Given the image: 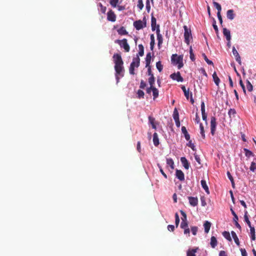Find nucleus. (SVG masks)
Masks as SVG:
<instances>
[{"label": "nucleus", "instance_id": "nucleus-1", "mask_svg": "<svg viewBox=\"0 0 256 256\" xmlns=\"http://www.w3.org/2000/svg\"><path fill=\"white\" fill-rule=\"evenodd\" d=\"M114 63L115 77L116 81V84L119 82L120 78L124 76V67L123 66V61L122 56L119 54H114L112 56Z\"/></svg>", "mask_w": 256, "mask_h": 256}, {"label": "nucleus", "instance_id": "nucleus-2", "mask_svg": "<svg viewBox=\"0 0 256 256\" xmlns=\"http://www.w3.org/2000/svg\"><path fill=\"white\" fill-rule=\"evenodd\" d=\"M184 42L188 45L190 42V39L192 38L191 30L190 28H188L187 26H184Z\"/></svg>", "mask_w": 256, "mask_h": 256}, {"label": "nucleus", "instance_id": "nucleus-3", "mask_svg": "<svg viewBox=\"0 0 256 256\" xmlns=\"http://www.w3.org/2000/svg\"><path fill=\"white\" fill-rule=\"evenodd\" d=\"M216 127V118L214 116H212L210 118V133L212 136H214L215 134Z\"/></svg>", "mask_w": 256, "mask_h": 256}, {"label": "nucleus", "instance_id": "nucleus-4", "mask_svg": "<svg viewBox=\"0 0 256 256\" xmlns=\"http://www.w3.org/2000/svg\"><path fill=\"white\" fill-rule=\"evenodd\" d=\"M170 78L173 80H176L178 82H182L184 81V78L181 76L179 72L171 74Z\"/></svg>", "mask_w": 256, "mask_h": 256}, {"label": "nucleus", "instance_id": "nucleus-5", "mask_svg": "<svg viewBox=\"0 0 256 256\" xmlns=\"http://www.w3.org/2000/svg\"><path fill=\"white\" fill-rule=\"evenodd\" d=\"M171 60L172 62H174L176 64L180 63L182 60V56L173 54L171 56Z\"/></svg>", "mask_w": 256, "mask_h": 256}, {"label": "nucleus", "instance_id": "nucleus-6", "mask_svg": "<svg viewBox=\"0 0 256 256\" xmlns=\"http://www.w3.org/2000/svg\"><path fill=\"white\" fill-rule=\"evenodd\" d=\"M134 26L136 30H140L144 28H145L146 24H143V22L141 20H136L134 22Z\"/></svg>", "mask_w": 256, "mask_h": 256}, {"label": "nucleus", "instance_id": "nucleus-7", "mask_svg": "<svg viewBox=\"0 0 256 256\" xmlns=\"http://www.w3.org/2000/svg\"><path fill=\"white\" fill-rule=\"evenodd\" d=\"M232 52L233 55L235 56L236 60L239 64L241 65L242 62L240 56L234 46L232 47Z\"/></svg>", "mask_w": 256, "mask_h": 256}, {"label": "nucleus", "instance_id": "nucleus-8", "mask_svg": "<svg viewBox=\"0 0 256 256\" xmlns=\"http://www.w3.org/2000/svg\"><path fill=\"white\" fill-rule=\"evenodd\" d=\"M120 46L123 48L126 52L130 51V48L128 44L126 39L124 38L122 40V42H120Z\"/></svg>", "mask_w": 256, "mask_h": 256}, {"label": "nucleus", "instance_id": "nucleus-9", "mask_svg": "<svg viewBox=\"0 0 256 256\" xmlns=\"http://www.w3.org/2000/svg\"><path fill=\"white\" fill-rule=\"evenodd\" d=\"M176 176L180 181H183L184 180V174L181 170H176Z\"/></svg>", "mask_w": 256, "mask_h": 256}, {"label": "nucleus", "instance_id": "nucleus-10", "mask_svg": "<svg viewBox=\"0 0 256 256\" xmlns=\"http://www.w3.org/2000/svg\"><path fill=\"white\" fill-rule=\"evenodd\" d=\"M107 19L108 20L114 22L116 20V16L114 12L112 10H110L108 12Z\"/></svg>", "mask_w": 256, "mask_h": 256}, {"label": "nucleus", "instance_id": "nucleus-11", "mask_svg": "<svg viewBox=\"0 0 256 256\" xmlns=\"http://www.w3.org/2000/svg\"><path fill=\"white\" fill-rule=\"evenodd\" d=\"M190 204L193 206H195L198 204V199L196 197L189 196L188 198Z\"/></svg>", "mask_w": 256, "mask_h": 256}, {"label": "nucleus", "instance_id": "nucleus-12", "mask_svg": "<svg viewBox=\"0 0 256 256\" xmlns=\"http://www.w3.org/2000/svg\"><path fill=\"white\" fill-rule=\"evenodd\" d=\"M180 162L183 166L186 169L188 170L190 166V164L188 161L185 157H182L180 158Z\"/></svg>", "mask_w": 256, "mask_h": 256}, {"label": "nucleus", "instance_id": "nucleus-13", "mask_svg": "<svg viewBox=\"0 0 256 256\" xmlns=\"http://www.w3.org/2000/svg\"><path fill=\"white\" fill-rule=\"evenodd\" d=\"M223 34L226 36L227 41H230L231 40L230 32V30L224 28H223Z\"/></svg>", "mask_w": 256, "mask_h": 256}, {"label": "nucleus", "instance_id": "nucleus-14", "mask_svg": "<svg viewBox=\"0 0 256 256\" xmlns=\"http://www.w3.org/2000/svg\"><path fill=\"white\" fill-rule=\"evenodd\" d=\"M152 18H151V26H152V31H154L156 30V18H154L153 16V13L151 14Z\"/></svg>", "mask_w": 256, "mask_h": 256}, {"label": "nucleus", "instance_id": "nucleus-15", "mask_svg": "<svg viewBox=\"0 0 256 256\" xmlns=\"http://www.w3.org/2000/svg\"><path fill=\"white\" fill-rule=\"evenodd\" d=\"M226 17L230 20H232L235 17V14L233 10H228L226 12Z\"/></svg>", "mask_w": 256, "mask_h": 256}, {"label": "nucleus", "instance_id": "nucleus-16", "mask_svg": "<svg viewBox=\"0 0 256 256\" xmlns=\"http://www.w3.org/2000/svg\"><path fill=\"white\" fill-rule=\"evenodd\" d=\"M211 225L212 224L208 220L204 221V226L205 233L208 234L209 232Z\"/></svg>", "mask_w": 256, "mask_h": 256}, {"label": "nucleus", "instance_id": "nucleus-17", "mask_svg": "<svg viewBox=\"0 0 256 256\" xmlns=\"http://www.w3.org/2000/svg\"><path fill=\"white\" fill-rule=\"evenodd\" d=\"M200 183H201V185H202V188H204V190H205L207 194H210V191H209V189H208V187L206 184V182L205 180H202L200 182Z\"/></svg>", "mask_w": 256, "mask_h": 256}, {"label": "nucleus", "instance_id": "nucleus-18", "mask_svg": "<svg viewBox=\"0 0 256 256\" xmlns=\"http://www.w3.org/2000/svg\"><path fill=\"white\" fill-rule=\"evenodd\" d=\"M182 134H184V136L186 140H190V136L188 132H187L186 128L185 126H182Z\"/></svg>", "mask_w": 256, "mask_h": 256}, {"label": "nucleus", "instance_id": "nucleus-19", "mask_svg": "<svg viewBox=\"0 0 256 256\" xmlns=\"http://www.w3.org/2000/svg\"><path fill=\"white\" fill-rule=\"evenodd\" d=\"M153 142L156 146H158L160 144L158 134L156 132H154L153 134Z\"/></svg>", "mask_w": 256, "mask_h": 256}, {"label": "nucleus", "instance_id": "nucleus-20", "mask_svg": "<svg viewBox=\"0 0 256 256\" xmlns=\"http://www.w3.org/2000/svg\"><path fill=\"white\" fill-rule=\"evenodd\" d=\"M150 49L151 50H153L155 44L154 36V34H151L150 35Z\"/></svg>", "mask_w": 256, "mask_h": 256}, {"label": "nucleus", "instance_id": "nucleus-21", "mask_svg": "<svg viewBox=\"0 0 256 256\" xmlns=\"http://www.w3.org/2000/svg\"><path fill=\"white\" fill-rule=\"evenodd\" d=\"M244 222L248 224V226L250 227L252 226L251 223L249 220L248 216V212L246 210H245L244 211Z\"/></svg>", "mask_w": 256, "mask_h": 256}, {"label": "nucleus", "instance_id": "nucleus-22", "mask_svg": "<svg viewBox=\"0 0 256 256\" xmlns=\"http://www.w3.org/2000/svg\"><path fill=\"white\" fill-rule=\"evenodd\" d=\"M250 228L251 240L254 241L256 240L255 228L254 226H252L250 227Z\"/></svg>", "mask_w": 256, "mask_h": 256}, {"label": "nucleus", "instance_id": "nucleus-23", "mask_svg": "<svg viewBox=\"0 0 256 256\" xmlns=\"http://www.w3.org/2000/svg\"><path fill=\"white\" fill-rule=\"evenodd\" d=\"M166 164L169 166L172 170H174V164L173 160L171 158H166Z\"/></svg>", "mask_w": 256, "mask_h": 256}, {"label": "nucleus", "instance_id": "nucleus-24", "mask_svg": "<svg viewBox=\"0 0 256 256\" xmlns=\"http://www.w3.org/2000/svg\"><path fill=\"white\" fill-rule=\"evenodd\" d=\"M181 88L182 90L184 95L186 96L187 100H188L190 96V92H189V90H186L185 86H181Z\"/></svg>", "mask_w": 256, "mask_h": 256}, {"label": "nucleus", "instance_id": "nucleus-25", "mask_svg": "<svg viewBox=\"0 0 256 256\" xmlns=\"http://www.w3.org/2000/svg\"><path fill=\"white\" fill-rule=\"evenodd\" d=\"M217 244H218V242H217V240H216V238L214 236H212L210 238V242L211 246L212 248H214L216 246Z\"/></svg>", "mask_w": 256, "mask_h": 256}, {"label": "nucleus", "instance_id": "nucleus-26", "mask_svg": "<svg viewBox=\"0 0 256 256\" xmlns=\"http://www.w3.org/2000/svg\"><path fill=\"white\" fill-rule=\"evenodd\" d=\"M231 234H232V237L233 238L235 243L236 244L237 246H240V242H239L238 238L237 236L236 233L234 231H232Z\"/></svg>", "mask_w": 256, "mask_h": 256}, {"label": "nucleus", "instance_id": "nucleus-27", "mask_svg": "<svg viewBox=\"0 0 256 256\" xmlns=\"http://www.w3.org/2000/svg\"><path fill=\"white\" fill-rule=\"evenodd\" d=\"M198 248H192V250H188L186 252L187 256H196V252L197 251Z\"/></svg>", "mask_w": 256, "mask_h": 256}, {"label": "nucleus", "instance_id": "nucleus-28", "mask_svg": "<svg viewBox=\"0 0 256 256\" xmlns=\"http://www.w3.org/2000/svg\"><path fill=\"white\" fill-rule=\"evenodd\" d=\"M151 58H152V56H151V53L150 52H148L146 55V66H150V64L151 62Z\"/></svg>", "mask_w": 256, "mask_h": 256}, {"label": "nucleus", "instance_id": "nucleus-29", "mask_svg": "<svg viewBox=\"0 0 256 256\" xmlns=\"http://www.w3.org/2000/svg\"><path fill=\"white\" fill-rule=\"evenodd\" d=\"M212 78H213V80L215 83V84L217 86H218L219 85V84L220 82V78H218V77L216 75V72H214L213 74H212Z\"/></svg>", "mask_w": 256, "mask_h": 256}, {"label": "nucleus", "instance_id": "nucleus-30", "mask_svg": "<svg viewBox=\"0 0 256 256\" xmlns=\"http://www.w3.org/2000/svg\"><path fill=\"white\" fill-rule=\"evenodd\" d=\"M118 32L119 34L120 35H126L128 34L126 28L124 26L120 27L118 30Z\"/></svg>", "mask_w": 256, "mask_h": 256}, {"label": "nucleus", "instance_id": "nucleus-31", "mask_svg": "<svg viewBox=\"0 0 256 256\" xmlns=\"http://www.w3.org/2000/svg\"><path fill=\"white\" fill-rule=\"evenodd\" d=\"M132 62H134V64H136V68H138L140 66V58L138 55H137L136 57L133 58Z\"/></svg>", "mask_w": 256, "mask_h": 256}, {"label": "nucleus", "instance_id": "nucleus-32", "mask_svg": "<svg viewBox=\"0 0 256 256\" xmlns=\"http://www.w3.org/2000/svg\"><path fill=\"white\" fill-rule=\"evenodd\" d=\"M157 40L158 41V46L160 49L161 48V46L163 42V38L162 35L157 36Z\"/></svg>", "mask_w": 256, "mask_h": 256}, {"label": "nucleus", "instance_id": "nucleus-33", "mask_svg": "<svg viewBox=\"0 0 256 256\" xmlns=\"http://www.w3.org/2000/svg\"><path fill=\"white\" fill-rule=\"evenodd\" d=\"M135 67H136V64H134V62H132L129 68V72L130 74H135L134 72Z\"/></svg>", "mask_w": 256, "mask_h": 256}, {"label": "nucleus", "instance_id": "nucleus-34", "mask_svg": "<svg viewBox=\"0 0 256 256\" xmlns=\"http://www.w3.org/2000/svg\"><path fill=\"white\" fill-rule=\"evenodd\" d=\"M152 95L154 96L153 98L154 100L158 96V90L154 86V88H152Z\"/></svg>", "mask_w": 256, "mask_h": 256}, {"label": "nucleus", "instance_id": "nucleus-35", "mask_svg": "<svg viewBox=\"0 0 256 256\" xmlns=\"http://www.w3.org/2000/svg\"><path fill=\"white\" fill-rule=\"evenodd\" d=\"M222 236L228 241H232V238L230 237V232H228L224 231L222 232Z\"/></svg>", "mask_w": 256, "mask_h": 256}, {"label": "nucleus", "instance_id": "nucleus-36", "mask_svg": "<svg viewBox=\"0 0 256 256\" xmlns=\"http://www.w3.org/2000/svg\"><path fill=\"white\" fill-rule=\"evenodd\" d=\"M154 120L155 119L153 117H152L150 116H148V122H149L152 124V128L154 129L156 128V126L154 124Z\"/></svg>", "mask_w": 256, "mask_h": 256}, {"label": "nucleus", "instance_id": "nucleus-37", "mask_svg": "<svg viewBox=\"0 0 256 256\" xmlns=\"http://www.w3.org/2000/svg\"><path fill=\"white\" fill-rule=\"evenodd\" d=\"M244 152H245V155L248 158H250V156H254V154L252 151L250 150L244 148Z\"/></svg>", "mask_w": 256, "mask_h": 256}, {"label": "nucleus", "instance_id": "nucleus-38", "mask_svg": "<svg viewBox=\"0 0 256 256\" xmlns=\"http://www.w3.org/2000/svg\"><path fill=\"white\" fill-rule=\"evenodd\" d=\"M138 48H139V52H138V54L140 56H143L144 54V46H142V44H139Z\"/></svg>", "mask_w": 256, "mask_h": 256}, {"label": "nucleus", "instance_id": "nucleus-39", "mask_svg": "<svg viewBox=\"0 0 256 256\" xmlns=\"http://www.w3.org/2000/svg\"><path fill=\"white\" fill-rule=\"evenodd\" d=\"M236 114V111L234 108H230L228 112V114L230 118H234Z\"/></svg>", "mask_w": 256, "mask_h": 256}, {"label": "nucleus", "instance_id": "nucleus-40", "mask_svg": "<svg viewBox=\"0 0 256 256\" xmlns=\"http://www.w3.org/2000/svg\"><path fill=\"white\" fill-rule=\"evenodd\" d=\"M226 174H227V176H228V179L230 180V181L232 183V186L234 188V178H233L232 176L231 175L230 172L228 171L227 172Z\"/></svg>", "mask_w": 256, "mask_h": 256}, {"label": "nucleus", "instance_id": "nucleus-41", "mask_svg": "<svg viewBox=\"0 0 256 256\" xmlns=\"http://www.w3.org/2000/svg\"><path fill=\"white\" fill-rule=\"evenodd\" d=\"M213 4H214V6L218 10V12L220 13V12L222 10V7H221L220 4L216 2H213Z\"/></svg>", "mask_w": 256, "mask_h": 256}, {"label": "nucleus", "instance_id": "nucleus-42", "mask_svg": "<svg viewBox=\"0 0 256 256\" xmlns=\"http://www.w3.org/2000/svg\"><path fill=\"white\" fill-rule=\"evenodd\" d=\"M137 98L139 99H140L142 98H144V92L141 90H138L137 92Z\"/></svg>", "mask_w": 256, "mask_h": 256}, {"label": "nucleus", "instance_id": "nucleus-43", "mask_svg": "<svg viewBox=\"0 0 256 256\" xmlns=\"http://www.w3.org/2000/svg\"><path fill=\"white\" fill-rule=\"evenodd\" d=\"M148 83L151 86H154L155 78L154 76H150L148 78Z\"/></svg>", "mask_w": 256, "mask_h": 256}, {"label": "nucleus", "instance_id": "nucleus-44", "mask_svg": "<svg viewBox=\"0 0 256 256\" xmlns=\"http://www.w3.org/2000/svg\"><path fill=\"white\" fill-rule=\"evenodd\" d=\"M200 133L202 137L203 138H205V134H204V127L202 123L200 124Z\"/></svg>", "mask_w": 256, "mask_h": 256}, {"label": "nucleus", "instance_id": "nucleus-45", "mask_svg": "<svg viewBox=\"0 0 256 256\" xmlns=\"http://www.w3.org/2000/svg\"><path fill=\"white\" fill-rule=\"evenodd\" d=\"M188 141V142L186 144L187 146L190 148L192 150L196 151V146L194 145V144L192 142V140H190Z\"/></svg>", "mask_w": 256, "mask_h": 256}, {"label": "nucleus", "instance_id": "nucleus-46", "mask_svg": "<svg viewBox=\"0 0 256 256\" xmlns=\"http://www.w3.org/2000/svg\"><path fill=\"white\" fill-rule=\"evenodd\" d=\"M180 228L182 229H184L188 228V222L187 220H182L180 224Z\"/></svg>", "mask_w": 256, "mask_h": 256}, {"label": "nucleus", "instance_id": "nucleus-47", "mask_svg": "<svg viewBox=\"0 0 256 256\" xmlns=\"http://www.w3.org/2000/svg\"><path fill=\"white\" fill-rule=\"evenodd\" d=\"M156 67L160 72H161L162 71L163 68V66L161 62L160 61H158L156 63Z\"/></svg>", "mask_w": 256, "mask_h": 256}, {"label": "nucleus", "instance_id": "nucleus-48", "mask_svg": "<svg viewBox=\"0 0 256 256\" xmlns=\"http://www.w3.org/2000/svg\"><path fill=\"white\" fill-rule=\"evenodd\" d=\"M190 57L192 61L194 62L195 60L194 54L193 53L192 46L190 48Z\"/></svg>", "mask_w": 256, "mask_h": 256}, {"label": "nucleus", "instance_id": "nucleus-49", "mask_svg": "<svg viewBox=\"0 0 256 256\" xmlns=\"http://www.w3.org/2000/svg\"><path fill=\"white\" fill-rule=\"evenodd\" d=\"M212 26L217 34H218V30L217 25L216 24V21L215 19L213 18V22H212Z\"/></svg>", "mask_w": 256, "mask_h": 256}, {"label": "nucleus", "instance_id": "nucleus-50", "mask_svg": "<svg viewBox=\"0 0 256 256\" xmlns=\"http://www.w3.org/2000/svg\"><path fill=\"white\" fill-rule=\"evenodd\" d=\"M198 230V228L196 226H191V232L194 236H196Z\"/></svg>", "mask_w": 256, "mask_h": 256}, {"label": "nucleus", "instance_id": "nucleus-51", "mask_svg": "<svg viewBox=\"0 0 256 256\" xmlns=\"http://www.w3.org/2000/svg\"><path fill=\"white\" fill-rule=\"evenodd\" d=\"M202 56L204 57V58L205 60V61L206 62V63L208 65H212V64H213L212 62V60H208V58H207L206 56L204 54H202Z\"/></svg>", "mask_w": 256, "mask_h": 256}, {"label": "nucleus", "instance_id": "nucleus-52", "mask_svg": "<svg viewBox=\"0 0 256 256\" xmlns=\"http://www.w3.org/2000/svg\"><path fill=\"white\" fill-rule=\"evenodd\" d=\"M246 86L247 89L248 91L252 92L253 90V86L251 84V83L248 80H246Z\"/></svg>", "mask_w": 256, "mask_h": 256}, {"label": "nucleus", "instance_id": "nucleus-53", "mask_svg": "<svg viewBox=\"0 0 256 256\" xmlns=\"http://www.w3.org/2000/svg\"><path fill=\"white\" fill-rule=\"evenodd\" d=\"M180 223V218L177 212L175 214V224L176 226V227L177 228L179 224Z\"/></svg>", "mask_w": 256, "mask_h": 256}, {"label": "nucleus", "instance_id": "nucleus-54", "mask_svg": "<svg viewBox=\"0 0 256 256\" xmlns=\"http://www.w3.org/2000/svg\"><path fill=\"white\" fill-rule=\"evenodd\" d=\"M118 0H110V3L112 8H116Z\"/></svg>", "mask_w": 256, "mask_h": 256}, {"label": "nucleus", "instance_id": "nucleus-55", "mask_svg": "<svg viewBox=\"0 0 256 256\" xmlns=\"http://www.w3.org/2000/svg\"><path fill=\"white\" fill-rule=\"evenodd\" d=\"M173 118H174V120L179 119L178 112L176 108L174 109V112Z\"/></svg>", "mask_w": 256, "mask_h": 256}, {"label": "nucleus", "instance_id": "nucleus-56", "mask_svg": "<svg viewBox=\"0 0 256 256\" xmlns=\"http://www.w3.org/2000/svg\"><path fill=\"white\" fill-rule=\"evenodd\" d=\"M157 166H158V168H159L160 169V173L162 174V175L166 178H167V175L164 173V172L161 166L160 165V164H157Z\"/></svg>", "mask_w": 256, "mask_h": 256}, {"label": "nucleus", "instance_id": "nucleus-57", "mask_svg": "<svg viewBox=\"0 0 256 256\" xmlns=\"http://www.w3.org/2000/svg\"><path fill=\"white\" fill-rule=\"evenodd\" d=\"M137 6L142 10L144 8V4L142 0H138Z\"/></svg>", "mask_w": 256, "mask_h": 256}, {"label": "nucleus", "instance_id": "nucleus-58", "mask_svg": "<svg viewBox=\"0 0 256 256\" xmlns=\"http://www.w3.org/2000/svg\"><path fill=\"white\" fill-rule=\"evenodd\" d=\"M256 163L254 162H251V164L250 168V171L254 172L256 170Z\"/></svg>", "mask_w": 256, "mask_h": 256}, {"label": "nucleus", "instance_id": "nucleus-59", "mask_svg": "<svg viewBox=\"0 0 256 256\" xmlns=\"http://www.w3.org/2000/svg\"><path fill=\"white\" fill-rule=\"evenodd\" d=\"M146 86V82L142 80H141L140 88L141 89H144Z\"/></svg>", "mask_w": 256, "mask_h": 256}, {"label": "nucleus", "instance_id": "nucleus-60", "mask_svg": "<svg viewBox=\"0 0 256 256\" xmlns=\"http://www.w3.org/2000/svg\"><path fill=\"white\" fill-rule=\"evenodd\" d=\"M146 10L148 12H150V0H146Z\"/></svg>", "mask_w": 256, "mask_h": 256}, {"label": "nucleus", "instance_id": "nucleus-61", "mask_svg": "<svg viewBox=\"0 0 256 256\" xmlns=\"http://www.w3.org/2000/svg\"><path fill=\"white\" fill-rule=\"evenodd\" d=\"M180 214L182 216V220H186V214L182 210H180Z\"/></svg>", "mask_w": 256, "mask_h": 256}, {"label": "nucleus", "instance_id": "nucleus-62", "mask_svg": "<svg viewBox=\"0 0 256 256\" xmlns=\"http://www.w3.org/2000/svg\"><path fill=\"white\" fill-rule=\"evenodd\" d=\"M148 68V74L150 76H154L152 72L151 66H147Z\"/></svg>", "mask_w": 256, "mask_h": 256}, {"label": "nucleus", "instance_id": "nucleus-63", "mask_svg": "<svg viewBox=\"0 0 256 256\" xmlns=\"http://www.w3.org/2000/svg\"><path fill=\"white\" fill-rule=\"evenodd\" d=\"M240 250L242 256H248L246 251V250L244 248H242L240 249Z\"/></svg>", "mask_w": 256, "mask_h": 256}, {"label": "nucleus", "instance_id": "nucleus-64", "mask_svg": "<svg viewBox=\"0 0 256 256\" xmlns=\"http://www.w3.org/2000/svg\"><path fill=\"white\" fill-rule=\"evenodd\" d=\"M168 230L170 232H173L174 230V226L172 224H169L168 226Z\"/></svg>", "mask_w": 256, "mask_h": 256}]
</instances>
